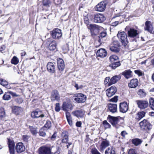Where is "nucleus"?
Wrapping results in <instances>:
<instances>
[{"label":"nucleus","mask_w":154,"mask_h":154,"mask_svg":"<svg viewBox=\"0 0 154 154\" xmlns=\"http://www.w3.org/2000/svg\"><path fill=\"white\" fill-rule=\"evenodd\" d=\"M121 63L119 61L114 62L110 64V66L113 69H115L116 67L120 66Z\"/></svg>","instance_id":"c9c22d12"},{"label":"nucleus","mask_w":154,"mask_h":154,"mask_svg":"<svg viewBox=\"0 0 154 154\" xmlns=\"http://www.w3.org/2000/svg\"><path fill=\"white\" fill-rule=\"evenodd\" d=\"M19 62L18 59L16 56H14L11 60V63L12 64L16 65Z\"/></svg>","instance_id":"ea45409f"},{"label":"nucleus","mask_w":154,"mask_h":154,"mask_svg":"<svg viewBox=\"0 0 154 154\" xmlns=\"http://www.w3.org/2000/svg\"><path fill=\"white\" fill-rule=\"evenodd\" d=\"M67 119L69 125L70 126H72V118L70 119Z\"/></svg>","instance_id":"052dcab7"},{"label":"nucleus","mask_w":154,"mask_h":154,"mask_svg":"<svg viewBox=\"0 0 154 154\" xmlns=\"http://www.w3.org/2000/svg\"><path fill=\"white\" fill-rule=\"evenodd\" d=\"M47 69L48 71L51 73L55 72V66L54 64L52 62H48L47 65Z\"/></svg>","instance_id":"bb28decb"},{"label":"nucleus","mask_w":154,"mask_h":154,"mask_svg":"<svg viewBox=\"0 0 154 154\" xmlns=\"http://www.w3.org/2000/svg\"><path fill=\"white\" fill-rule=\"evenodd\" d=\"M60 104L59 103H57L56 104L55 110L56 112H58L60 111Z\"/></svg>","instance_id":"8fccbe9b"},{"label":"nucleus","mask_w":154,"mask_h":154,"mask_svg":"<svg viewBox=\"0 0 154 154\" xmlns=\"http://www.w3.org/2000/svg\"><path fill=\"white\" fill-rule=\"evenodd\" d=\"M109 145V141L106 139L104 140L101 142L99 149L100 151H103Z\"/></svg>","instance_id":"dca6fc26"},{"label":"nucleus","mask_w":154,"mask_h":154,"mask_svg":"<svg viewBox=\"0 0 154 154\" xmlns=\"http://www.w3.org/2000/svg\"><path fill=\"white\" fill-rule=\"evenodd\" d=\"M134 72L135 73L137 74L139 76H142L144 75V72L139 70H135Z\"/></svg>","instance_id":"c03bdc74"},{"label":"nucleus","mask_w":154,"mask_h":154,"mask_svg":"<svg viewBox=\"0 0 154 154\" xmlns=\"http://www.w3.org/2000/svg\"><path fill=\"white\" fill-rule=\"evenodd\" d=\"M138 80L137 79L131 80L130 82L128 84V86L131 88H135L138 85Z\"/></svg>","instance_id":"cd10ccee"},{"label":"nucleus","mask_w":154,"mask_h":154,"mask_svg":"<svg viewBox=\"0 0 154 154\" xmlns=\"http://www.w3.org/2000/svg\"><path fill=\"white\" fill-rule=\"evenodd\" d=\"M3 98L5 100H9L11 99V97L9 94H6L4 95Z\"/></svg>","instance_id":"49530a36"},{"label":"nucleus","mask_w":154,"mask_h":154,"mask_svg":"<svg viewBox=\"0 0 154 154\" xmlns=\"http://www.w3.org/2000/svg\"><path fill=\"white\" fill-rule=\"evenodd\" d=\"M74 100L78 103H84L86 100V97L85 95L82 94H78Z\"/></svg>","instance_id":"f8f14e48"},{"label":"nucleus","mask_w":154,"mask_h":154,"mask_svg":"<svg viewBox=\"0 0 154 154\" xmlns=\"http://www.w3.org/2000/svg\"><path fill=\"white\" fill-rule=\"evenodd\" d=\"M107 52L104 49H100L97 51L96 54L97 57H104L107 55Z\"/></svg>","instance_id":"393cba45"},{"label":"nucleus","mask_w":154,"mask_h":154,"mask_svg":"<svg viewBox=\"0 0 154 154\" xmlns=\"http://www.w3.org/2000/svg\"><path fill=\"white\" fill-rule=\"evenodd\" d=\"M5 112L3 108H0V119H2L5 116Z\"/></svg>","instance_id":"37998d69"},{"label":"nucleus","mask_w":154,"mask_h":154,"mask_svg":"<svg viewBox=\"0 0 154 154\" xmlns=\"http://www.w3.org/2000/svg\"><path fill=\"white\" fill-rule=\"evenodd\" d=\"M84 20L85 23L87 24H88L89 23V21H88V17H85Z\"/></svg>","instance_id":"338daca9"},{"label":"nucleus","mask_w":154,"mask_h":154,"mask_svg":"<svg viewBox=\"0 0 154 154\" xmlns=\"http://www.w3.org/2000/svg\"><path fill=\"white\" fill-rule=\"evenodd\" d=\"M108 109L109 111L112 113L117 112V107L116 104L109 103L108 106Z\"/></svg>","instance_id":"a878e982"},{"label":"nucleus","mask_w":154,"mask_h":154,"mask_svg":"<svg viewBox=\"0 0 154 154\" xmlns=\"http://www.w3.org/2000/svg\"><path fill=\"white\" fill-rule=\"evenodd\" d=\"M103 124L105 129L109 128L111 126L106 121H103Z\"/></svg>","instance_id":"a18cd8bd"},{"label":"nucleus","mask_w":154,"mask_h":154,"mask_svg":"<svg viewBox=\"0 0 154 154\" xmlns=\"http://www.w3.org/2000/svg\"><path fill=\"white\" fill-rule=\"evenodd\" d=\"M16 101L18 103H21L23 101V99L21 98H18L16 100Z\"/></svg>","instance_id":"864d4df0"},{"label":"nucleus","mask_w":154,"mask_h":154,"mask_svg":"<svg viewBox=\"0 0 154 154\" xmlns=\"http://www.w3.org/2000/svg\"><path fill=\"white\" fill-rule=\"evenodd\" d=\"M132 72L129 69L123 72L122 74L126 78L128 79L132 77V75L131 74Z\"/></svg>","instance_id":"2f4dec72"},{"label":"nucleus","mask_w":154,"mask_h":154,"mask_svg":"<svg viewBox=\"0 0 154 154\" xmlns=\"http://www.w3.org/2000/svg\"><path fill=\"white\" fill-rule=\"evenodd\" d=\"M121 76L119 75H116L111 78L109 83V85L114 84L118 81L121 79Z\"/></svg>","instance_id":"4be33fe9"},{"label":"nucleus","mask_w":154,"mask_h":154,"mask_svg":"<svg viewBox=\"0 0 154 154\" xmlns=\"http://www.w3.org/2000/svg\"><path fill=\"white\" fill-rule=\"evenodd\" d=\"M117 91V88L114 86L111 87L106 91V95L108 97H111Z\"/></svg>","instance_id":"4468645a"},{"label":"nucleus","mask_w":154,"mask_h":154,"mask_svg":"<svg viewBox=\"0 0 154 154\" xmlns=\"http://www.w3.org/2000/svg\"><path fill=\"white\" fill-rule=\"evenodd\" d=\"M51 123L50 122H47L44 126L41 128L39 132V134L41 136L44 137L46 135V132L47 131L48 128H49L51 126Z\"/></svg>","instance_id":"423d86ee"},{"label":"nucleus","mask_w":154,"mask_h":154,"mask_svg":"<svg viewBox=\"0 0 154 154\" xmlns=\"http://www.w3.org/2000/svg\"><path fill=\"white\" fill-rule=\"evenodd\" d=\"M57 41L50 38L48 39L46 42L45 45L47 48L51 51H53L57 49Z\"/></svg>","instance_id":"f257e3e1"},{"label":"nucleus","mask_w":154,"mask_h":154,"mask_svg":"<svg viewBox=\"0 0 154 154\" xmlns=\"http://www.w3.org/2000/svg\"><path fill=\"white\" fill-rule=\"evenodd\" d=\"M138 94L140 97H143L145 96L146 93L143 89H140L137 92Z\"/></svg>","instance_id":"e433bc0d"},{"label":"nucleus","mask_w":154,"mask_h":154,"mask_svg":"<svg viewBox=\"0 0 154 154\" xmlns=\"http://www.w3.org/2000/svg\"><path fill=\"white\" fill-rule=\"evenodd\" d=\"M110 49L111 51L114 52H118L119 51V47L115 46H111Z\"/></svg>","instance_id":"a19ab883"},{"label":"nucleus","mask_w":154,"mask_h":154,"mask_svg":"<svg viewBox=\"0 0 154 154\" xmlns=\"http://www.w3.org/2000/svg\"><path fill=\"white\" fill-rule=\"evenodd\" d=\"M31 116L33 118L39 117L43 118L44 117V115L42 114V111L35 110L31 112Z\"/></svg>","instance_id":"f3484780"},{"label":"nucleus","mask_w":154,"mask_h":154,"mask_svg":"<svg viewBox=\"0 0 154 154\" xmlns=\"http://www.w3.org/2000/svg\"><path fill=\"white\" fill-rule=\"evenodd\" d=\"M100 26L98 25L94 24H91L88 29L90 30L91 34L93 35H96L98 33V31L100 29Z\"/></svg>","instance_id":"1a4fd4ad"},{"label":"nucleus","mask_w":154,"mask_h":154,"mask_svg":"<svg viewBox=\"0 0 154 154\" xmlns=\"http://www.w3.org/2000/svg\"><path fill=\"white\" fill-rule=\"evenodd\" d=\"M119 59V57L116 55H113L109 57V60L112 63L115 61Z\"/></svg>","instance_id":"4c0bfd02"},{"label":"nucleus","mask_w":154,"mask_h":154,"mask_svg":"<svg viewBox=\"0 0 154 154\" xmlns=\"http://www.w3.org/2000/svg\"><path fill=\"white\" fill-rule=\"evenodd\" d=\"M142 129L150 130L152 128V125L147 120L144 119L139 123Z\"/></svg>","instance_id":"6e6552de"},{"label":"nucleus","mask_w":154,"mask_h":154,"mask_svg":"<svg viewBox=\"0 0 154 154\" xmlns=\"http://www.w3.org/2000/svg\"><path fill=\"white\" fill-rule=\"evenodd\" d=\"M57 137V133H54L52 135L51 137V139L54 140Z\"/></svg>","instance_id":"0e129e2a"},{"label":"nucleus","mask_w":154,"mask_h":154,"mask_svg":"<svg viewBox=\"0 0 154 154\" xmlns=\"http://www.w3.org/2000/svg\"><path fill=\"white\" fill-rule=\"evenodd\" d=\"M105 154H116L115 152L112 147H108L105 151Z\"/></svg>","instance_id":"f704fd0d"},{"label":"nucleus","mask_w":154,"mask_h":154,"mask_svg":"<svg viewBox=\"0 0 154 154\" xmlns=\"http://www.w3.org/2000/svg\"><path fill=\"white\" fill-rule=\"evenodd\" d=\"M144 30L147 31L149 32L153 33L154 31L153 30V27L151 21H147L145 23Z\"/></svg>","instance_id":"ddd939ff"},{"label":"nucleus","mask_w":154,"mask_h":154,"mask_svg":"<svg viewBox=\"0 0 154 154\" xmlns=\"http://www.w3.org/2000/svg\"><path fill=\"white\" fill-rule=\"evenodd\" d=\"M29 128L32 134H37V131L36 129L33 126H29Z\"/></svg>","instance_id":"79ce46f5"},{"label":"nucleus","mask_w":154,"mask_h":154,"mask_svg":"<svg viewBox=\"0 0 154 154\" xmlns=\"http://www.w3.org/2000/svg\"><path fill=\"white\" fill-rule=\"evenodd\" d=\"M142 140L139 138H135L132 139V142L133 144L136 146L140 145L142 142Z\"/></svg>","instance_id":"473e14b6"},{"label":"nucleus","mask_w":154,"mask_h":154,"mask_svg":"<svg viewBox=\"0 0 154 154\" xmlns=\"http://www.w3.org/2000/svg\"><path fill=\"white\" fill-rule=\"evenodd\" d=\"M9 93L11 94L13 97H18L19 96L18 95L16 94L15 93L13 92L12 91H9Z\"/></svg>","instance_id":"bf43d9fd"},{"label":"nucleus","mask_w":154,"mask_h":154,"mask_svg":"<svg viewBox=\"0 0 154 154\" xmlns=\"http://www.w3.org/2000/svg\"><path fill=\"white\" fill-rule=\"evenodd\" d=\"M8 143L9 151L11 154L14 153V143L13 140L10 139H8Z\"/></svg>","instance_id":"5701e85b"},{"label":"nucleus","mask_w":154,"mask_h":154,"mask_svg":"<svg viewBox=\"0 0 154 154\" xmlns=\"http://www.w3.org/2000/svg\"><path fill=\"white\" fill-rule=\"evenodd\" d=\"M145 112L143 111L139 112L137 114L136 119L138 120H140L145 116Z\"/></svg>","instance_id":"72a5a7b5"},{"label":"nucleus","mask_w":154,"mask_h":154,"mask_svg":"<svg viewBox=\"0 0 154 154\" xmlns=\"http://www.w3.org/2000/svg\"><path fill=\"white\" fill-rule=\"evenodd\" d=\"M72 114L74 116L78 118H81L84 117L85 112L82 109H80L73 112Z\"/></svg>","instance_id":"412c9836"},{"label":"nucleus","mask_w":154,"mask_h":154,"mask_svg":"<svg viewBox=\"0 0 154 154\" xmlns=\"http://www.w3.org/2000/svg\"><path fill=\"white\" fill-rule=\"evenodd\" d=\"M106 4L105 2H101L98 3L96 6L95 10L98 11H103L106 8Z\"/></svg>","instance_id":"9b49d317"},{"label":"nucleus","mask_w":154,"mask_h":154,"mask_svg":"<svg viewBox=\"0 0 154 154\" xmlns=\"http://www.w3.org/2000/svg\"><path fill=\"white\" fill-rule=\"evenodd\" d=\"M51 98L52 101L56 100L59 101L60 99V96L58 91L56 90L53 91Z\"/></svg>","instance_id":"2eb2a0df"},{"label":"nucleus","mask_w":154,"mask_h":154,"mask_svg":"<svg viewBox=\"0 0 154 154\" xmlns=\"http://www.w3.org/2000/svg\"><path fill=\"white\" fill-rule=\"evenodd\" d=\"M66 116L67 119L72 118L71 117V115L70 114V113L67 112V111L66 113Z\"/></svg>","instance_id":"680f3d73"},{"label":"nucleus","mask_w":154,"mask_h":154,"mask_svg":"<svg viewBox=\"0 0 154 154\" xmlns=\"http://www.w3.org/2000/svg\"><path fill=\"white\" fill-rule=\"evenodd\" d=\"M109 121L115 128H118L120 126L119 124V117H113L109 115L108 117Z\"/></svg>","instance_id":"20e7f679"},{"label":"nucleus","mask_w":154,"mask_h":154,"mask_svg":"<svg viewBox=\"0 0 154 154\" xmlns=\"http://www.w3.org/2000/svg\"><path fill=\"white\" fill-rule=\"evenodd\" d=\"M136 102L138 107L141 109H144L147 108L149 105V103L147 100H138Z\"/></svg>","instance_id":"0eeeda50"},{"label":"nucleus","mask_w":154,"mask_h":154,"mask_svg":"<svg viewBox=\"0 0 154 154\" xmlns=\"http://www.w3.org/2000/svg\"><path fill=\"white\" fill-rule=\"evenodd\" d=\"M149 101L150 107L154 110V99L152 98H151L149 99Z\"/></svg>","instance_id":"58836bf2"},{"label":"nucleus","mask_w":154,"mask_h":154,"mask_svg":"<svg viewBox=\"0 0 154 154\" xmlns=\"http://www.w3.org/2000/svg\"><path fill=\"white\" fill-rule=\"evenodd\" d=\"M118 21H116L112 23L111 24L112 26H116L119 24Z\"/></svg>","instance_id":"e2e57ef3"},{"label":"nucleus","mask_w":154,"mask_h":154,"mask_svg":"<svg viewBox=\"0 0 154 154\" xmlns=\"http://www.w3.org/2000/svg\"><path fill=\"white\" fill-rule=\"evenodd\" d=\"M110 80V78L109 77H106L104 80V83L105 84L108 83V85H109V82Z\"/></svg>","instance_id":"5fc2aeb1"},{"label":"nucleus","mask_w":154,"mask_h":154,"mask_svg":"<svg viewBox=\"0 0 154 154\" xmlns=\"http://www.w3.org/2000/svg\"><path fill=\"white\" fill-rule=\"evenodd\" d=\"M106 35V33L105 32H103L100 33V37L101 38H103Z\"/></svg>","instance_id":"6e6d98bb"},{"label":"nucleus","mask_w":154,"mask_h":154,"mask_svg":"<svg viewBox=\"0 0 154 154\" xmlns=\"http://www.w3.org/2000/svg\"><path fill=\"white\" fill-rule=\"evenodd\" d=\"M57 67L60 72L63 71L65 68V64L63 60L59 58L57 60Z\"/></svg>","instance_id":"a211bd4d"},{"label":"nucleus","mask_w":154,"mask_h":154,"mask_svg":"<svg viewBox=\"0 0 154 154\" xmlns=\"http://www.w3.org/2000/svg\"><path fill=\"white\" fill-rule=\"evenodd\" d=\"M74 86L76 88L77 90L79 89L82 88L83 87L82 85H81L80 86H79L78 84L75 83Z\"/></svg>","instance_id":"4d7b16f0"},{"label":"nucleus","mask_w":154,"mask_h":154,"mask_svg":"<svg viewBox=\"0 0 154 154\" xmlns=\"http://www.w3.org/2000/svg\"><path fill=\"white\" fill-rule=\"evenodd\" d=\"M91 153L92 154H101L96 148H93L92 149Z\"/></svg>","instance_id":"09e8293b"},{"label":"nucleus","mask_w":154,"mask_h":154,"mask_svg":"<svg viewBox=\"0 0 154 154\" xmlns=\"http://www.w3.org/2000/svg\"><path fill=\"white\" fill-rule=\"evenodd\" d=\"M23 111V108L19 106H15L13 108V112L16 115L20 114Z\"/></svg>","instance_id":"c756f323"},{"label":"nucleus","mask_w":154,"mask_h":154,"mask_svg":"<svg viewBox=\"0 0 154 154\" xmlns=\"http://www.w3.org/2000/svg\"><path fill=\"white\" fill-rule=\"evenodd\" d=\"M127 134H128V133L125 131H122L121 133V135H122V137H125V135Z\"/></svg>","instance_id":"13d9d810"},{"label":"nucleus","mask_w":154,"mask_h":154,"mask_svg":"<svg viewBox=\"0 0 154 154\" xmlns=\"http://www.w3.org/2000/svg\"><path fill=\"white\" fill-rule=\"evenodd\" d=\"M106 18L103 14H97L94 15V21L95 23H101L105 20Z\"/></svg>","instance_id":"9d476101"},{"label":"nucleus","mask_w":154,"mask_h":154,"mask_svg":"<svg viewBox=\"0 0 154 154\" xmlns=\"http://www.w3.org/2000/svg\"><path fill=\"white\" fill-rule=\"evenodd\" d=\"M117 36L123 45L125 46L127 45L128 41L127 38V35L125 32H119Z\"/></svg>","instance_id":"7ed1b4c3"},{"label":"nucleus","mask_w":154,"mask_h":154,"mask_svg":"<svg viewBox=\"0 0 154 154\" xmlns=\"http://www.w3.org/2000/svg\"><path fill=\"white\" fill-rule=\"evenodd\" d=\"M5 45H2L0 48V51H2L4 50L5 49Z\"/></svg>","instance_id":"774afa93"},{"label":"nucleus","mask_w":154,"mask_h":154,"mask_svg":"<svg viewBox=\"0 0 154 154\" xmlns=\"http://www.w3.org/2000/svg\"><path fill=\"white\" fill-rule=\"evenodd\" d=\"M82 125L81 122H77L76 123V125L77 127H80Z\"/></svg>","instance_id":"69168bd1"},{"label":"nucleus","mask_w":154,"mask_h":154,"mask_svg":"<svg viewBox=\"0 0 154 154\" xmlns=\"http://www.w3.org/2000/svg\"><path fill=\"white\" fill-rule=\"evenodd\" d=\"M22 137L23 140L24 141L26 142L28 141V139L29 138V137L28 136L25 135L23 136Z\"/></svg>","instance_id":"603ef678"},{"label":"nucleus","mask_w":154,"mask_h":154,"mask_svg":"<svg viewBox=\"0 0 154 154\" xmlns=\"http://www.w3.org/2000/svg\"><path fill=\"white\" fill-rule=\"evenodd\" d=\"M118 101V97L115 96L113 98H112L110 100V101H112L114 102H116Z\"/></svg>","instance_id":"3c124183"},{"label":"nucleus","mask_w":154,"mask_h":154,"mask_svg":"<svg viewBox=\"0 0 154 154\" xmlns=\"http://www.w3.org/2000/svg\"><path fill=\"white\" fill-rule=\"evenodd\" d=\"M62 143H66L68 141V136L67 132L65 131H63L62 133Z\"/></svg>","instance_id":"7c9ffc66"},{"label":"nucleus","mask_w":154,"mask_h":154,"mask_svg":"<svg viewBox=\"0 0 154 154\" xmlns=\"http://www.w3.org/2000/svg\"><path fill=\"white\" fill-rule=\"evenodd\" d=\"M128 106L126 102L121 103L119 106V110L120 112L124 113L126 112L128 109Z\"/></svg>","instance_id":"6ab92c4d"},{"label":"nucleus","mask_w":154,"mask_h":154,"mask_svg":"<svg viewBox=\"0 0 154 154\" xmlns=\"http://www.w3.org/2000/svg\"><path fill=\"white\" fill-rule=\"evenodd\" d=\"M25 149V147L22 143H19L17 144L16 150L18 153H20L24 151Z\"/></svg>","instance_id":"b1692460"},{"label":"nucleus","mask_w":154,"mask_h":154,"mask_svg":"<svg viewBox=\"0 0 154 154\" xmlns=\"http://www.w3.org/2000/svg\"><path fill=\"white\" fill-rule=\"evenodd\" d=\"M51 36L54 39H59L62 36L61 30L57 28L54 29L51 32Z\"/></svg>","instance_id":"39448f33"},{"label":"nucleus","mask_w":154,"mask_h":154,"mask_svg":"<svg viewBox=\"0 0 154 154\" xmlns=\"http://www.w3.org/2000/svg\"><path fill=\"white\" fill-rule=\"evenodd\" d=\"M8 84L7 82L5 80L3 79H0V84L1 85L4 86L7 85Z\"/></svg>","instance_id":"de8ad7c7"},{"label":"nucleus","mask_w":154,"mask_h":154,"mask_svg":"<svg viewBox=\"0 0 154 154\" xmlns=\"http://www.w3.org/2000/svg\"><path fill=\"white\" fill-rule=\"evenodd\" d=\"M72 105L66 102H64L62 105V109L63 110L66 111L71 110L72 109Z\"/></svg>","instance_id":"aec40b11"},{"label":"nucleus","mask_w":154,"mask_h":154,"mask_svg":"<svg viewBox=\"0 0 154 154\" xmlns=\"http://www.w3.org/2000/svg\"><path fill=\"white\" fill-rule=\"evenodd\" d=\"M52 146L45 145L40 147L39 149V154H53L52 151Z\"/></svg>","instance_id":"f03ea898"},{"label":"nucleus","mask_w":154,"mask_h":154,"mask_svg":"<svg viewBox=\"0 0 154 154\" xmlns=\"http://www.w3.org/2000/svg\"><path fill=\"white\" fill-rule=\"evenodd\" d=\"M128 34L129 37L134 38L136 36L138 33L137 30L133 28H131L128 31Z\"/></svg>","instance_id":"c85d7f7f"}]
</instances>
